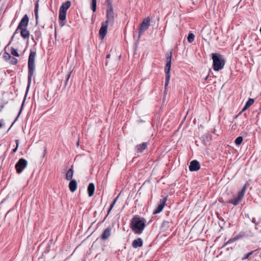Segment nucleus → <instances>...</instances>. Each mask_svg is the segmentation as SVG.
<instances>
[{
    "mask_svg": "<svg viewBox=\"0 0 261 261\" xmlns=\"http://www.w3.org/2000/svg\"><path fill=\"white\" fill-rule=\"evenodd\" d=\"M71 73H72V71H70L68 73V74H66V80H65V82H64V88H65V87L67 85V83H68L69 79V78H70V77L71 76Z\"/></svg>",
    "mask_w": 261,
    "mask_h": 261,
    "instance_id": "a878e982",
    "label": "nucleus"
},
{
    "mask_svg": "<svg viewBox=\"0 0 261 261\" xmlns=\"http://www.w3.org/2000/svg\"><path fill=\"white\" fill-rule=\"evenodd\" d=\"M108 25L109 24L107 23V22H103L101 24L99 31V36L101 39H103L107 34Z\"/></svg>",
    "mask_w": 261,
    "mask_h": 261,
    "instance_id": "1a4fd4ad",
    "label": "nucleus"
},
{
    "mask_svg": "<svg viewBox=\"0 0 261 261\" xmlns=\"http://www.w3.org/2000/svg\"><path fill=\"white\" fill-rule=\"evenodd\" d=\"M211 55L213 69L216 71L222 69L225 64V60L223 56L218 53H213Z\"/></svg>",
    "mask_w": 261,
    "mask_h": 261,
    "instance_id": "7ed1b4c3",
    "label": "nucleus"
},
{
    "mask_svg": "<svg viewBox=\"0 0 261 261\" xmlns=\"http://www.w3.org/2000/svg\"><path fill=\"white\" fill-rule=\"evenodd\" d=\"M246 192V186H244L242 189L238 193V195L241 197L242 198H243L245 193Z\"/></svg>",
    "mask_w": 261,
    "mask_h": 261,
    "instance_id": "c85d7f7f",
    "label": "nucleus"
},
{
    "mask_svg": "<svg viewBox=\"0 0 261 261\" xmlns=\"http://www.w3.org/2000/svg\"><path fill=\"white\" fill-rule=\"evenodd\" d=\"M96 0H92L91 9L93 12H95L96 10Z\"/></svg>",
    "mask_w": 261,
    "mask_h": 261,
    "instance_id": "473e14b6",
    "label": "nucleus"
},
{
    "mask_svg": "<svg viewBox=\"0 0 261 261\" xmlns=\"http://www.w3.org/2000/svg\"><path fill=\"white\" fill-rule=\"evenodd\" d=\"M77 182L75 179H71L69 184V188L71 192H74L77 189Z\"/></svg>",
    "mask_w": 261,
    "mask_h": 261,
    "instance_id": "dca6fc26",
    "label": "nucleus"
},
{
    "mask_svg": "<svg viewBox=\"0 0 261 261\" xmlns=\"http://www.w3.org/2000/svg\"><path fill=\"white\" fill-rule=\"evenodd\" d=\"M66 17V12H63L59 11V20L63 21L65 20Z\"/></svg>",
    "mask_w": 261,
    "mask_h": 261,
    "instance_id": "393cba45",
    "label": "nucleus"
},
{
    "mask_svg": "<svg viewBox=\"0 0 261 261\" xmlns=\"http://www.w3.org/2000/svg\"><path fill=\"white\" fill-rule=\"evenodd\" d=\"M150 26V19L147 18L143 20L142 22L139 31V38L146 31Z\"/></svg>",
    "mask_w": 261,
    "mask_h": 261,
    "instance_id": "423d86ee",
    "label": "nucleus"
},
{
    "mask_svg": "<svg viewBox=\"0 0 261 261\" xmlns=\"http://www.w3.org/2000/svg\"><path fill=\"white\" fill-rule=\"evenodd\" d=\"M28 162L26 160L23 158L20 159L15 164V168L17 173L18 174L21 173L23 169L27 167Z\"/></svg>",
    "mask_w": 261,
    "mask_h": 261,
    "instance_id": "39448f33",
    "label": "nucleus"
},
{
    "mask_svg": "<svg viewBox=\"0 0 261 261\" xmlns=\"http://www.w3.org/2000/svg\"><path fill=\"white\" fill-rule=\"evenodd\" d=\"M70 6L71 2L69 1H66L65 3H63L62 6L60 7L59 11L66 12L67 9L70 7Z\"/></svg>",
    "mask_w": 261,
    "mask_h": 261,
    "instance_id": "ddd939ff",
    "label": "nucleus"
},
{
    "mask_svg": "<svg viewBox=\"0 0 261 261\" xmlns=\"http://www.w3.org/2000/svg\"><path fill=\"white\" fill-rule=\"evenodd\" d=\"M73 167L71 166V168H70L67 172L66 174V178L68 180H70L72 179L73 177Z\"/></svg>",
    "mask_w": 261,
    "mask_h": 261,
    "instance_id": "aec40b11",
    "label": "nucleus"
},
{
    "mask_svg": "<svg viewBox=\"0 0 261 261\" xmlns=\"http://www.w3.org/2000/svg\"><path fill=\"white\" fill-rule=\"evenodd\" d=\"M195 35L192 33H190L188 35L187 40L189 43H192L194 40Z\"/></svg>",
    "mask_w": 261,
    "mask_h": 261,
    "instance_id": "bb28decb",
    "label": "nucleus"
},
{
    "mask_svg": "<svg viewBox=\"0 0 261 261\" xmlns=\"http://www.w3.org/2000/svg\"><path fill=\"white\" fill-rule=\"evenodd\" d=\"M111 229L110 227L105 229L101 235V239L103 240H107L111 236Z\"/></svg>",
    "mask_w": 261,
    "mask_h": 261,
    "instance_id": "f8f14e48",
    "label": "nucleus"
},
{
    "mask_svg": "<svg viewBox=\"0 0 261 261\" xmlns=\"http://www.w3.org/2000/svg\"><path fill=\"white\" fill-rule=\"evenodd\" d=\"M38 8H39L38 3H37L35 4V9H34V12H35V19H36V20L37 22V20H38Z\"/></svg>",
    "mask_w": 261,
    "mask_h": 261,
    "instance_id": "b1692460",
    "label": "nucleus"
},
{
    "mask_svg": "<svg viewBox=\"0 0 261 261\" xmlns=\"http://www.w3.org/2000/svg\"><path fill=\"white\" fill-rule=\"evenodd\" d=\"M243 138L241 136L237 137L235 140V143L237 145H240L243 142Z\"/></svg>",
    "mask_w": 261,
    "mask_h": 261,
    "instance_id": "cd10ccee",
    "label": "nucleus"
},
{
    "mask_svg": "<svg viewBox=\"0 0 261 261\" xmlns=\"http://www.w3.org/2000/svg\"><path fill=\"white\" fill-rule=\"evenodd\" d=\"M15 142H16V146L15 148H14L13 149V152H15L17 150V148H18V146L19 145V141L18 140H16L15 141Z\"/></svg>",
    "mask_w": 261,
    "mask_h": 261,
    "instance_id": "ea45409f",
    "label": "nucleus"
},
{
    "mask_svg": "<svg viewBox=\"0 0 261 261\" xmlns=\"http://www.w3.org/2000/svg\"><path fill=\"white\" fill-rule=\"evenodd\" d=\"M118 197H119V195L114 200L113 202H112V203L111 204L109 208V210H108V214H107V215L105 217V218H104L103 221L105 220V219H106L107 216L109 214L110 212H111V211L112 210V209L113 208V207H114L116 202L117 201L118 198Z\"/></svg>",
    "mask_w": 261,
    "mask_h": 261,
    "instance_id": "5701e85b",
    "label": "nucleus"
},
{
    "mask_svg": "<svg viewBox=\"0 0 261 261\" xmlns=\"http://www.w3.org/2000/svg\"><path fill=\"white\" fill-rule=\"evenodd\" d=\"M11 53L12 55L15 57H19V55L17 52V50L13 47L11 48Z\"/></svg>",
    "mask_w": 261,
    "mask_h": 261,
    "instance_id": "c9c22d12",
    "label": "nucleus"
},
{
    "mask_svg": "<svg viewBox=\"0 0 261 261\" xmlns=\"http://www.w3.org/2000/svg\"><path fill=\"white\" fill-rule=\"evenodd\" d=\"M170 226V223L167 221H164L161 225V228L164 231L167 230Z\"/></svg>",
    "mask_w": 261,
    "mask_h": 261,
    "instance_id": "412c9836",
    "label": "nucleus"
},
{
    "mask_svg": "<svg viewBox=\"0 0 261 261\" xmlns=\"http://www.w3.org/2000/svg\"><path fill=\"white\" fill-rule=\"evenodd\" d=\"M167 197L163 198L160 201V204L158 205L157 207L153 211V214H157L162 211L163 208L165 205V203L167 201Z\"/></svg>",
    "mask_w": 261,
    "mask_h": 261,
    "instance_id": "6e6552de",
    "label": "nucleus"
},
{
    "mask_svg": "<svg viewBox=\"0 0 261 261\" xmlns=\"http://www.w3.org/2000/svg\"><path fill=\"white\" fill-rule=\"evenodd\" d=\"M246 192V186H244L242 189L238 193V195L241 197L242 198H243L245 193Z\"/></svg>",
    "mask_w": 261,
    "mask_h": 261,
    "instance_id": "c756f323",
    "label": "nucleus"
},
{
    "mask_svg": "<svg viewBox=\"0 0 261 261\" xmlns=\"http://www.w3.org/2000/svg\"><path fill=\"white\" fill-rule=\"evenodd\" d=\"M254 251H251V252H249L248 253L246 254L244 256V257L242 258V259H243V260H245V259H246L248 258H249V257L250 255H251L253 253V252H254Z\"/></svg>",
    "mask_w": 261,
    "mask_h": 261,
    "instance_id": "58836bf2",
    "label": "nucleus"
},
{
    "mask_svg": "<svg viewBox=\"0 0 261 261\" xmlns=\"http://www.w3.org/2000/svg\"><path fill=\"white\" fill-rule=\"evenodd\" d=\"M200 168L199 163L197 160H193L191 162L189 167L190 171H197Z\"/></svg>",
    "mask_w": 261,
    "mask_h": 261,
    "instance_id": "9b49d317",
    "label": "nucleus"
},
{
    "mask_svg": "<svg viewBox=\"0 0 261 261\" xmlns=\"http://www.w3.org/2000/svg\"><path fill=\"white\" fill-rule=\"evenodd\" d=\"M9 62L10 64H11L12 65H16L18 62V60L16 58H15L13 57H11Z\"/></svg>",
    "mask_w": 261,
    "mask_h": 261,
    "instance_id": "e433bc0d",
    "label": "nucleus"
},
{
    "mask_svg": "<svg viewBox=\"0 0 261 261\" xmlns=\"http://www.w3.org/2000/svg\"><path fill=\"white\" fill-rule=\"evenodd\" d=\"M241 238L240 236H236L235 237H234L233 238H232V239H229L226 243L225 244H230L231 243H233L234 242V241L239 240L240 238Z\"/></svg>",
    "mask_w": 261,
    "mask_h": 261,
    "instance_id": "7c9ffc66",
    "label": "nucleus"
},
{
    "mask_svg": "<svg viewBox=\"0 0 261 261\" xmlns=\"http://www.w3.org/2000/svg\"><path fill=\"white\" fill-rule=\"evenodd\" d=\"M76 144H77V146H79V142H77L76 143Z\"/></svg>",
    "mask_w": 261,
    "mask_h": 261,
    "instance_id": "09e8293b",
    "label": "nucleus"
},
{
    "mask_svg": "<svg viewBox=\"0 0 261 261\" xmlns=\"http://www.w3.org/2000/svg\"><path fill=\"white\" fill-rule=\"evenodd\" d=\"M20 30H21V29H18V27H17V29H16V30L15 31L13 35H12V36L11 37V40L9 43V44H8V45H9L11 42H12V41L13 40L14 38V36L15 35L18 33V32H20Z\"/></svg>",
    "mask_w": 261,
    "mask_h": 261,
    "instance_id": "f704fd0d",
    "label": "nucleus"
},
{
    "mask_svg": "<svg viewBox=\"0 0 261 261\" xmlns=\"http://www.w3.org/2000/svg\"><path fill=\"white\" fill-rule=\"evenodd\" d=\"M35 38L36 40H38L41 38L42 33L39 29H36L34 32Z\"/></svg>",
    "mask_w": 261,
    "mask_h": 261,
    "instance_id": "4be33fe9",
    "label": "nucleus"
},
{
    "mask_svg": "<svg viewBox=\"0 0 261 261\" xmlns=\"http://www.w3.org/2000/svg\"><path fill=\"white\" fill-rule=\"evenodd\" d=\"M45 151H46V148L44 149V153L43 154V156H45Z\"/></svg>",
    "mask_w": 261,
    "mask_h": 261,
    "instance_id": "de8ad7c7",
    "label": "nucleus"
},
{
    "mask_svg": "<svg viewBox=\"0 0 261 261\" xmlns=\"http://www.w3.org/2000/svg\"><path fill=\"white\" fill-rule=\"evenodd\" d=\"M144 218L135 215L131 220L130 227L135 234H140L144 230L146 224Z\"/></svg>",
    "mask_w": 261,
    "mask_h": 261,
    "instance_id": "f257e3e1",
    "label": "nucleus"
},
{
    "mask_svg": "<svg viewBox=\"0 0 261 261\" xmlns=\"http://www.w3.org/2000/svg\"><path fill=\"white\" fill-rule=\"evenodd\" d=\"M24 101H25V98H24V99H23V102H22V105H21V106L20 109V110H19V113H18V114L17 116L16 117V118H15V120H14V122H15V121L17 120V118H18V117L19 116V115H20V114H21V113L22 110V109H23V105H24Z\"/></svg>",
    "mask_w": 261,
    "mask_h": 261,
    "instance_id": "4c0bfd02",
    "label": "nucleus"
},
{
    "mask_svg": "<svg viewBox=\"0 0 261 261\" xmlns=\"http://www.w3.org/2000/svg\"><path fill=\"white\" fill-rule=\"evenodd\" d=\"M105 22H107V23H110L112 25L114 22V13L113 11V8H108L107 10L106 13V20Z\"/></svg>",
    "mask_w": 261,
    "mask_h": 261,
    "instance_id": "0eeeda50",
    "label": "nucleus"
},
{
    "mask_svg": "<svg viewBox=\"0 0 261 261\" xmlns=\"http://www.w3.org/2000/svg\"><path fill=\"white\" fill-rule=\"evenodd\" d=\"M143 246V241L141 238H138L134 240L132 243V246L134 248L141 247Z\"/></svg>",
    "mask_w": 261,
    "mask_h": 261,
    "instance_id": "2eb2a0df",
    "label": "nucleus"
},
{
    "mask_svg": "<svg viewBox=\"0 0 261 261\" xmlns=\"http://www.w3.org/2000/svg\"><path fill=\"white\" fill-rule=\"evenodd\" d=\"M242 199H243V198H242L239 196L237 195V196L236 198H234L233 199L229 200L228 201V202L229 203H231L232 204H233L234 206H236L241 202V201H242Z\"/></svg>",
    "mask_w": 261,
    "mask_h": 261,
    "instance_id": "6ab92c4d",
    "label": "nucleus"
},
{
    "mask_svg": "<svg viewBox=\"0 0 261 261\" xmlns=\"http://www.w3.org/2000/svg\"><path fill=\"white\" fill-rule=\"evenodd\" d=\"M3 123L1 121H0V128H2L3 126Z\"/></svg>",
    "mask_w": 261,
    "mask_h": 261,
    "instance_id": "c03bdc74",
    "label": "nucleus"
},
{
    "mask_svg": "<svg viewBox=\"0 0 261 261\" xmlns=\"http://www.w3.org/2000/svg\"><path fill=\"white\" fill-rule=\"evenodd\" d=\"M4 108V106H1V108L0 109V111H2V109Z\"/></svg>",
    "mask_w": 261,
    "mask_h": 261,
    "instance_id": "49530a36",
    "label": "nucleus"
},
{
    "mask_svg": "<svg viewBox=\"0 0 261 261\" xmlns=\"http://www.w3.org/2000/svg\"><path fill=\"white\" fill-rule=\"evenodd\" d=\"M29 17L25 14L22 18L21 19L20 22L18 24V29H24L27 28L29 23Z\"/></svg>",
    "mask_w": 261,
    "mask_h": 261,
    "instance_id": "9d476101",
    "label": "nucleus"
},
{
    "mask_svg": "<svg viewBox=\"0 0 261 261\" xmlns=\"http://www.w3.org/2000/svg\"><path fill=\"white\" fill-rule=\"evenodd\" d=\"M12 56L8 53H4L3 55V58L5 59V60L7 62H9L11 59V57Z\"/></svg>",
    "mask_w": 261,
    "mask_h": 261,
    "instance_id": "2f4dec72",
    "label": "nucleus"
},
{
    "mask_svg": "<svg viewBox=\"0 0 261 261\" xmlns=\"http://www.w3.org/2000/svg\"><path fill=\"white\" fill-rule=\"evenodd\" d=\"M36 53L35 51H31L30 53L28 59V85L25 91V96L27 95L32 81V77L34 74L35 64V60Z\"/></svg>",
    "mask_w": 261,
    "mask_h": 261,
    "instance_id": "f03ea898",
    "label": "nucleus"
},
{
    "mask_svg": "<svg viewBox=\"0 0 261 261\" xmlns=\"http://www.w3.org/2000/svg\"><path fill=\"white\" fill-rule=\"evenodd\" d=\"M20 35L24 39H28L30 35V33L27 28L21 29Z\"/></svg>",
    "mask_w": 261,
    "mask_h": 261,
    "instance_id": "f3484780",
    "label": "nucleus"
},
{
    "mask_svg": "<svg viewBox=\"0 0 261 261\" xmlns=\"http://www.w3.org/2000/svg\"><path fill=\"white\" fill-rule=\"evenodd\" d=\"M15 122L14 121L13 123H12V125H11V126H12V125L13 124V123H14Z\"/></svg>",
    "mask_w": 261,
    "mask_h": 261,
    "instance_id": "8fccbe9b",
    "label": "nucleus"
},
{
    "mask_svg": "<svg viewBox=\"0 0 261 261\" xmlns=\"http://www.w3.org/2000/svg\"><path fill=\"white\" fill-rule=\"evenodd\" d=\"M110 56H111L110 54H108L106 56V58L109 59L110 58Z\"/></svg>",
    "mask_w": 261,
    "mask_h": 261,
    "instance_id": "a18cd8bd",
    "label": "nucleus"
},
{
    "mask_svg": "<svg viewBox=\"0 0 261 261\" xmlns=\"http://www.w3.org/2000/svg\"><path fill=\"white\" fill-rule=\"evenodd\" d=\"M248 109L247 107H246L245 106H244V108L242 109V111L239 113V115L241 114L242 112H244Z\"/></svg>",
    "mask_w": 261,
    "mask_h": 261,
    "instance_id": "79ce46f5",
    "label": "nucleus"
},
{
    "mask_svg": "<svg viewBox=\"0 0 261 261\" xmlns=\"http://www.w3.org/2000/svg\"><path fill=\"white\" fill-rule=\"evenodd\" d=\"M210 75V73H208V74L204 78V81H206L207 80L208 78V76Z\"/></svg>",
    "mask_w": 261,
    "mask_h": 261,
    "instance_id": "37998d69",
    "label": "nucleus"
},
{
    "mask_svg": "<svg viewBox=\"0 0 261 261\" xmlns=\"http://www.w3.org/2000/svg\"><path fill=\"white\" fill-rule=\"evenodd\" d=\"M107 3L108 4V8H113L112 3L111 0H107Z\"/></svg>",
    "mask_w": 261,
    "mask_h": 261,
    "instance_id": "a19ab883",
    "label": "nucleus"
},
{
    "mask_svg": "<svg viewBox=\"0 0 261 261\" xmlns=\"http://www.w3.org/2000/svg\"><path fill=\"white\" fill-rule=\"evenodd\" d=\"M95 191V186L94 184L92 182H91L89 184L87 189V192L88 194V196L89 197H91L93 195Z\"/></svg>",
    "mask_w": 261,
    "mask_h": 261,
    "instance_id": "a211bd4d",
    "label": "nucleus"
},
{
    "mask_svg": "<svg viewBox=\"0 0 261 261\" xmlns=\"http://www.w3.org/2000/svg\"><path fill=\"white\" fill-rule=\"evenodd\" d=\"M147 142H143L141 144L137 145L135 148L137 150V152H142L147 147Z\"/></svg>",
    "mask_w": 261,
    "mask_h": 261,
    "instance_id": "4468645a",
    "label": "nucleus"
},
{
    "mask_svg": "<svg viewBox=\"0 0 261 261\" xmlns=\"http://www.w3.org/2000/svg\"><path fill=\"white\" fill-rule=\"evenodd\" d=\"M254 100L253 99L249 98L248 101L246 102L245 106L248 108L254 103Z\"/></svg>",
    "mask_w": 261,
    "mask_h": 261,
    "instance_id": "72a5a7b5",
    "label": "nucleus"
},
{
    "mask_svg": "<svg viewBox=\"0 0 261 261\" xmlns=\"http://www.w3.org/2000/svg\"><path fill=\"white\" fill-rule=\"evenodd\" d=\"M172 52L167 53L166 54V63L165 67V91L167 90L168 86L169 83L170 79V70L171 66V59H172Z\"/></svg>",
    "mask_w": 261,
    "mask_h": 261,
    "instance_id": "20e7f679",
    "label": "nucleus"
}]
</instances>
